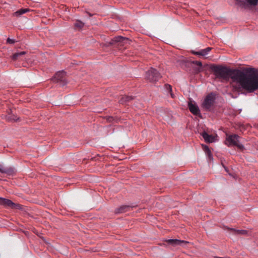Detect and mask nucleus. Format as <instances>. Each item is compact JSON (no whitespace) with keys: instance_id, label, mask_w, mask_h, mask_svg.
<instances>
[{"instance_id":"7ed1b4c3","label":"nucleus","mask_w":258,"mask_h":258,"mask_svg":"<svg viewBox=\"0 0 258 258\" xmlns=\"http://www.w3.org/2000/svg\"><path fill=\"white\" fill-rule=\"evenodd\" d=\"M240 139V136L236 134L227 135L225 144L228 147L235 146L240 151H243L245 148Z\"/></svg>"},{"instance_id":"20e7f679","label":"nucleus","mask_w":258,"mask_h":258,"mask_svg":"<svg viewBox=\"0 0 258 258\" xmlns=\"http://www.w3.org/2000/svg\"><path fill=\"white\" fill-rule=\"evenodd\" d=\"M161 78V75L159 72L153 68L146 72V79L151 83H156Z\"/></svg>"},{"instance_id":"ddd939ff","label":"nucleus","mask_w":258,"mask_h":258,"mask_svg":"<svg viewBox=\"0 0 258 258\" xmlns=\"http://www.w3.org/2000/svg\"><path fill=\"white\" fill-rule=\"evenodd\" d=\"M112 43H114L115 42L120 43L121 44H124L125 43H128L130 42V40L128 38L126 37H123L121 36H118L117 37H114L112 39Z\"/></svg>"},{"instance_id":"4be33fe9","label":"nucleus","mask_w":258,"mask_h":258,"mask_svg":"<svg viewBox=\"0 0 258 258\" xmlns=\"http://www.w3.org/2000/svg\"><path fill=\"white\" fill-rule=\"evenodd\" d=\"M165 88L169 92L172 91V87L169 84H165Z\"/></svg>"},{"instance_id":"2eb2a0df","label":"nucleus","mask_w":258,"mask_h":258,"mask_svg":"<svg viewBox=\"0 0 258 258\" xmlns=\"http://www.w3.org/2000/svg\"><path fill=\"white\" fill-rule=\"evenodd\" d=\"M168 243H169L170 244H172L173 245H174V246H175V245H180L182 243H187L186 241H185L184 240H178V239H169L168 241Z\"/></svg>"},{"instance_id":"9d476101","label":"nucleus","mask_w":258,"mask_h":258,"mask_svg":"<svg viewBox=\"0 0 258 258\" xmlns=\"http://www.w3.org/2000/svg\"><path fill=\"white\" fill-rule=\"evenodd\" d=\"M0 172L8 175H13L15 173V170L12 167H5L3 164L0 163Z\"/></svg>"},{"instance_id":"5701e85b","label":"nucleus","mask_w":258,"mask_h":258,"mask_svg":"<svg viewBox=\"0 0 258 258\" xmlns=\"http://www.w3.org/2000/svg\"><path fill=\"white\" fill-rule=\"evenodd\" d=\"M15 42H16V40L14 39H11V38H8L7 39V43H9V44H12L15 43Z\"/></svg>"},{"instance_id":"b1692460","label":"nucleus","mask_w":258,"mask_h":258,"mask_svg":"<svg viewBox=\"0 0 258 258\" xmlns=\"http://www.w3.org/2000/svg\"><path fill=\"white\" fill-rule=\"evenodd\" d=\"M8 119L10 121H17L18 120V118L17 117H13L12 116H10L8 117Z\"/></svg>"},{"instance_id":"39448f33","label":"nucleus","mask_w":258,"mask_h":258,"mask_svg":"<svg viewBox=\"0 0 258 258\" xmlns=\"http://www.w3.org/2000/svg\"><path fill=\"white\" fill-rule=\"evenodd\" d=\"M214 102L215 98L212 94H209L205 98L202 103V107L206 111H209L214 105Z\"/></svg>"},{"instance_id":"cd10ccee","label":"nucleus","mask_w":258,"mask_h":258,"mask_svg":"<svg viewBox=\"0 0 258 258\" xmlns=\"http://www.w3.org/2000/svg\"><path fill=\"white\" fill-rule=\"evenodd\" d=\"M218 258H223V257H218Z\"/></svg>"},{"instance_id":"f257e3e1","label":"nucleus","mask_w":258,"mask_h":258,"mask_svg":"<svg viewBox=\"0 0 258 258\" xmlns=\"http://www.w3.org/2000/svg\"><path fill=\"white\" fill-rule=\"evenodd\" d=\"M210 69L216 78L228 81L231 78L233 81L238 82L243 87L249 68H243L241 70L232 69L221 65L212 64Z\"/></svg>"},{"instance_id":"f3484780","label":"nucleus","mask_w":258,"mask_h":258,"mask_svg":"<svg viewBox=\"0 0 258 258\" xmlns=\"http://www.w3.org/2000/svg\"><path fill=\"white\" fill-rule=\"evenodd\" d=\"M228 229L232 231L234 234L237 235H245L247 233V231L245 230H237L232 228H228Z\"/></svg>"},{"instance_id":"9b49d317","label":"nucleus","mask_w":258,"mask_h":258,"mask_svg":"<svg viewBox=\"0 0 258 258\" xmlns=\"http://www.w3.org/2000/svg\"><path fill=\"white\" fill-rule=\"evenodd\" d=\"M66 75V73L64 71H58L55 74L54 78H52V80L55 82H58L59 81L64 82Z\"/></svg>"},{"instance_id":"aec40b11","label":"nucleus","mask_w":258,"mask_h":258,"mask_svg":"<svg viewBox=\"0 0 258 258\" xmlns=\"http://www.w3.org/2000/svg\"><path fill=\"white\" fill-rule=\"evenodd\" d=\"M26 52L25 51H21L20 52H17L13 54L12 55V59L14 60H16L19 56L25 54Z\"/></svg>"},{"instance_id":"6ab92c4d","label":"nucleus","mask_w":258,"mask_h":258,"mask_svg":"<svg viewBox=\"0 0 258 258\" xmlns=\"http://www.w3.org/2000/svg\"><path fill=\"white\" fill-rule=\"evenodd\" d=\"M203 149L209 158H212V154L209 147L206 145L203 146Z\"/></svg>"},{"instance_id":"a878e982","label":"nucleus","mask_w":258,"mask_h":258,"mask_svg":"<svg viewBox=\"0 0 258 258\" xmlns=\"http://www.w3.org/2000/svg\"><path fill=\"white\" fill-rule=\"evenodd\" d=\"M169 93H170V96H171V97L172 98H173L174 97V94H173V93L172 92V91H171V92H169Z\"/></svg>"},{"instance_id":"bb28decb","label":"nucleus","mask_w":258,"mask_h":258,"mask_svg":"<svg viewBox=\"0 0 258 258\" xmlns=\"http://www.w3.org/2000/svg\"><path fill=\"white\" fill-rule=\"evenodd\" d=\"M200 70H201V68L198 69V72H200Z\"/></svg>"},{"instance_id":"412c9836","label":"nucleus","mask_w":258,"mask_h":258,"mask_svg":"<svg viewBox=\"0 0 258 258\" xmlns=\"http://www.w3.org/2000/svg\"><path fill=\"white\" fill-rule=\"evenodd\" d=\"M75 27L79 28H82L84 27V24L81 21H77L75 24H74Z\"/></svg>"},{"instance_id":"4468645a","label":"nucleus","mask_w":258,"mask_h":258,"mask_svg":"<svg viewBox=\"0 0 258 258\" xmlns=\"http://www.w3.org/2000/svg\"><path fill=\"white\" fill-rule=\"evenodd\" d=\"M202 136L203 138L204 139L205 141L207 143H213L215 141V137L213 136L209 135L206 132H204L202 134Z\"/></svg>"},{"instance_id":"dca6fc26","label":"nucleus","mask_w":258,"mask_h":258,"mask_svg":"<svg viewBox=\"0 0 258 258\" xmlns=\"http://www.w3.org/2000/svg\"><path fill=\"white\" fill-rule=\"evenodd\" d=\"M133 99V97L131 96H122L119 100V103L122 104H126Z\"/></svg>"},{"instance_id":"393cba45","label":"nucleus","mask_w":258,"mask_h":258,"mask_svg":"<svg viewBox=\"0 0 258 258\" xmlns=\"http://www.w3.org/2000/svg\"><path fill=\"white\" fill-rule=\"evenodd\" d=\"M193 63L197 64V66H199L200 68L202 66V62H201L200 61H193Z\"/></svg>"},{"instance_id":"6e6552de","label":"nucleus","mask_w":258,"mask_h":258,"mask_svg":"<svg viewBox=\"0 0 258 258\" xmlns=\"http://www.w3.org/2000/svg\"><path fill=\"white\" fill-rule=\"evenodd\" d=\"M188 107L190 112L192 113L194 115H197L200 117H202L199 108L196 103L194 104L190 102L188 103Z\"/></svg>"},{"instance_id":"0eeeda50","label":"nucleus","mask_w":258,"mask_h":258,"mask_svg":"<svg viewBox=\"0 0 258 258\" xmlns=\"http://www.w3.org/2000/svg\"><path fill=\"white\" fill-rule=\"evenodd\" d=\"M136 206L130 205H121L117 208L115 210V213L116 214H122L131 211L133 208L136 207Z\"/></svg>"},{"instance_id":"a211bd4d","label":"nucleus","mask_w":258,"mask_h":258,"mask_svg":"<svg viewBox=\"0 0 258 258\" xmlns=\"http://www.w3.org/2000/svg\"><path fill=\"white\" fill-rule=\"evenodd\" d=\"M29 11L28 9H21L14 13V15L16 17H19Z\"/></svg>"},{"instance_id":"423d86ee","label":"nucleus","mask_w":258,"mask_h":258,"mask_svg":"<svg viewBox=\"0 0 258 258\" xmlns=\"http://www.w3.org/2000/svg\"><path fill=\"white\" fill-rule=\"evenodd\" d=\"M236 4L240 7L247 9L250 6H256L258 4V0H236Z\"/></svg>"},{"instance_id":"1a4fd4ad","label":"nucleus","mask_w":258,"mask_h":258,"mask_svg":"<svg viewBox=\"0 0 258 258\" xmlns=\"http://www.w3.org/2000/svg\"><path fill=\"white\" fill-rule=\"evenodd\" d=\"M0 205L7 206L12 208H16L19 207V205L16 204L11 200L2 197H0Z\"/></svg>"},{"instance_id":"f8f14e48","label":"nucleus","mask_w":258,"mask_h":258,"mask_svg":"<svg viewBox=\"0 0 258 258\" xmlns=\"http://www.w3.org/2000/svg\"><path fill=\"white\" fill-rule=\"evenodd\" d=\"M211 49V47H208L206 48L205 49H201L200 50L198 51L192 50L191 53L192 54L196 55L205 56L209 54Z\"/></svg>"},{"instance_id":"f03ea898","label":"nucleus","mask_w":258,"mask_h":258,"mask_svg":"<svg viewBox=\"0 0 258 258\" xmlns=\"http://www.w3.org/2000/svg\"><path fill=\"white\" fill-rule=\"evenodd\" d=\"M242 88L249 93L258 89V69L249 67Z\"/></svg>"}]
</instances>
